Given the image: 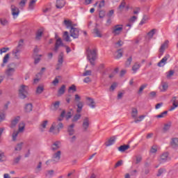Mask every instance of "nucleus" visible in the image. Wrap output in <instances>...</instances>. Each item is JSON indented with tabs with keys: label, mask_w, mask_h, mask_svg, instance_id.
Returning <instances> with one entry per match:
<instances>
[{
	"label": "nucleus",
	"mask_w": 178,
	"mask_h": 178,
	"mask_svg": "<svg viewBox=\"0 0 178 178\" xmlns=\"http://www.w3.org/2000/svg\"><path fill=\"white\" fill-rule=\"evenodd\" d=\"M123 31V25L122 24H117L113 26L112 30V34L113 35H120Z\"/></svg>",
	"instance_id": "20e7f679"
},
{
	"label": "nucleus",
	"mask_w": 178,
	"mask_h": 178,
	"mask_svg": "<svg viewBox=\"0 0 178 178\" xmlns=\"http://www.w3.org/2000/svg\"><path fill=\"white\" fill-rule=\"evenodd\" d=\"M24 43V40H23V39H21L18 42V45L13 51V54L14 56L16 58V59H19L18 54H19V52L22 51V48H23Z\"/></svg>",
	"instance_id": "7ed1b4c3"
},
{
	"label": "nucleus",
	"mask_w": 178,
	"mask_h": 178,
	"mask_svg": "<svg viewBox=\"0 0 178 178\" xmlns=\"http://www.w3.org/2000/svg\"><path fill=\"white\" fill-rule=\"evenodd\" d=\"M70 36L72 37V38H79V35H80V31L77 28H74V26L72 27V29L70 31Z\"/></svg>",
	"instance_id": "39448f33"
},
{
	"label": "nucleus",
	"mask_w": 178,
	"mask_h": 178,
	"mask_svg": "<svg viewBox=\"0 0 178 178\" xmlns=\"http://www.w3.org/2000/svg\"><path fill=\"white\" fill-rule=\"evenodd\" d=\"M163 172H165V169L160 168L157 173V177H159V176H161L163 173Z\"/></svg>",
	"instance_id": "338daca9"
},
{
	"label": "nucleus",
	"mask_w": 178,
	"mask_h": 178,
	"mask_svg": "<svg viewBox=\"0 0 178 178\" xmlns=\"http://www.w3.org/2000/svg\"><path fill=\"white\" fill-rule=\"evenodd\" d=\"M82 127L83 129V131H87V130H88V127H90V118L88 117H85L83 118Z\"/></svg>",
	"instance_id": "6e6552de"
},
{
	"label": "nucleus",
	"mask_w": 178,
	"mask_h": 178,
	"mask_svg": "<svg viewBox=\"0 0 178 178\" xmlns=\"http://www.w3.org/2000/svg\"><path fill=\"white\" fill-rule=\"evenodd\" d=\"M35 1H31L29 3V9L30 10H33V9H34V6H35Z\"/></svg>",
	"instance_id": "a18cd8bd"
},
{
	"label": "nucleus",
	"mask_w": 178,
	"mask_h": 178,
	"mask_svg": "<svg viewBox=\"0 0 178 178\" xmlns=\"http://www.w3.org/2000/svg\"><path fill=\"white\" fill-rule=\"evenodd\" d=\"M144 118H145V115H140V116L138 117V119L136 118L134 122L135 123H138V122H141L144 119Z\"/></svg>",
	"instance_id": "0e129e2a"
},
{
	"label": "nucleus",
	"mask_w": 178,
	"mask_h": 178,
	"mask_svg": "<svg viewBox=\"0 0 178 178\" xmlns=\"http://www.w3.org/2000/svg\"><path fill=\"white\" fill-rule=\"evenodd\" d=\"M0 23L2 26H8L9 24V21L5 18L0 19Z\"/></svg>",
	"instance_id": "58836bf2"
},
{
	"label": "nucleus",
	"mask_w": 178,
	"mask_h": 178,
	"mask_svg": "<svg viewBox=\"0 0 178 178\" xmlns=\"http://www.w3.org/2000/svg\"><path fill=\"white\" fill-rule=\"evenodd\" d=\"M115 141H116V138H115V136H112L108 141L105 143L106 147H111V145H113V144H115Z\"/></svg>",
	"instance_id": "aec40b11"
},
{
	"label": "nucleus",
	"mask_w": 178,
	"mask_h": 178,
	"mask_svg": "<svg viewBox=\"0 0 178 178\" xmlns=\"http://www.w3.org/2000/svg\"><path fill=\"white\" fill-rule=\"evenodd\" d=\"M177 98V97H173L171 99V102H172V106L169 108L170 112H172V111H175V109L178 107V101Z\"/></svg>",
	"instance_id": "f8f14e48"
},
{
	"label": "nucleus",
	"mask_w": 178,
	"mask_h": 178,
	"mask_svg": "<svg viewBox=\"0 0 178 178\" xmlns=\"http://www.w3.org/2000/svg\"><path fill=\"white\" fill-rule=\"evenodd\" d=\"M25 112H31V111H33V104L31 103H29L25 105Z\"/></svg>",
	"instance_id": "72a5a7b5"
},
{
	"label": "nucleus",
	"mask_w": 178,
	"mask_h": 178,
	"mask_svg": "<svg viewBox=\"0 0 178 178\" xmlns=\"http://www.w3.org/2000/svg\"><path fill=\"white\" fill-rule=\"evenodd\" d=\"M25 127H26V124H24V122H20L19 124L18 132L23 133V131H24Z\"/></svg>",
	"instance_id": "2f4dec72"
},
{
	"label": "nucleus",
	"mask_w": 178,
	"mask_h": 178,
	"mask_svg": "<svg viewBox=\"0 0 178 178\" xmlns=\"http://www.w3.org/2000/svg\"><path fill=\"white\" fill-rule=\"evenodd\" d=\"M60 148V142L56 141L53 145H51V151H56Z\"/></svg>",
	"instance_id": "412c9836"
},
{
	"label": "nucleus",
	"mask_w": 178,
	"mask_h": 178,
	"mask_svg": "<svg viewBox=\"0 0 178 178\" xmlns=\"http://www.w3.org/2000/svg\"><path fill=\"white\" fill-rule=\"evenodd\" d=\"M23 147V143H18L17 147L15 148V151H22V148Z\"/></svg>",
	"instance_id": "603ef678"
},
{
	"label": "nucleus",
	"mask_w": 178,
	"mask_h": 178,
	"mask_svg": "<svg viewBox=\"0 0 178 178\" xmlns=\"http://www.w3.org/2000/svg\"><path fill=\"white\" fill-rule=\"evenodd\" d=\"M29 95V86L26 85H22L19 89V97L21 99H26Z\"/></svg>",
	"instance_id": "f03ea898"
},
{
	"label": "nucleus",
	"mask_w": 178,
	"mask_h": 178,
	"mask_svg": "<svg viewBox=\"0 0 178 178\" xmlns=\"http://www.w3.org/2000/svg\"><path fill=\"white\" fill-rule=\"evenodd\" d=\"M86 99L89 102V104H88V106L94 109V108H95V102L94 101V99L91 97H87Z\"/></svg>",
	"instance_id": "bb28decb"
},
{
	"label": "nucleus",
	"mask_w": 178,
	"mask_h": 178,
	"mask_svg": "<svg viewBox=\"0 0 178 178\" xmlns=\"http://www.w3.org/2000/svg\"><path fill=\"white\" fill-rule=\"evenodd\" d=\"M170 145L172 148H178V138H173L170 142Z\"/></svg>",
	"instance_id": "393cba45"
},
{
	"label": "nucleus",
	"mask_w": 178,
	"mask_h": 178,
	"mask_svg": "<svg viewBox=\"0 0 178 178\" xmlns=\"http://www.w3.org/2000/svg\"><path fill=\"white\" fill-rule=\"evenodd\" d=\"M167 115H168V111H165L161 113L160 115H156V118H157L158 119H161L162 118H165V116H166Z\"/></svg>",
	"instance_id": "09e8293b"
},
{
	"label": "nucleus",
	"mask_w": 178,
	"mask_h": 178,
	"mask_svg": "<svg viewBox=\"0 0 178 178\" xmlns=\"http://www.w3.org/2000/svg\"><path fill=\"white\" fill-rule=\"evenodd\" d=\"M129 148H130V145H124L118 147V150L120 151V152H124V151H127V149H129Z\"/></svg>",
	"instance_id": "f704fd0d"
},
{
	"label": "nucleus",
	"mask_w": 178,
	"mask_h": 178,
	"mask_svg": "<svg viewBox=\"0 0 178 178\" xmlns=\"http://www.w3.org/2000/svg\"><path fill=\"white\" fill-rule=\"evenodd\" d=\"M10 9L11 15L13 16L14 19H16V17H17L20 13V10H19V8L16 7L15 5H12Z\"/></svg>",
	"instance_id": "0eeeda50"
},
{
	"label": "nucleus",
	"mask_w": 178,
	"mask_h": 178,
	"mask_svg": "<svg viewBox=\"0 0 178 178\" xmlns=\"http://www.w3.org/2000/svg\"><path fill=\"white\" fill-rule=\"evenodd\" d=\"M80 118H81V114H76L72 119V122H77L80 120Z\"/></svg>",
	"instance_id": "5fc2aeb1"
},
{
	"label": "nucleus",
	"mask_w": 178,
	"mask_h": 178,
	"mask_svg": "<svg viewBox=\"0 0 178 178\" xmlns=\"http://www.w3.org/2000/svg\"><path fill=\"white\" fill-rule=\"evenodd\" d=\"M64 24L66 26L67 29H72L73 27V24H72V21L69 19H65L64 20Z\"/></svg>",
	"instance_id": "c9c22d12"
},
{
	"label": "nucleus",
	"mask_w": 178,
	"mask_h": 178,
	"mask_svg": "<svg viewBox=\"0 0 178 178\" xmlns=\"http://www.w3.org/2000/svg\"><path fill=\"white\" fill-rule=\"evenodd\" d=\"M87 59L89 60L92 66H95V60L97 59V49L92 50L88 49L87 50Z\"/></svg>",
	"instance_id": "f257e3e1"
},
{
	"label": "nucleus",
	"mask_w": 178,
	"mask_h": 178,
	"mask_svg": "<svg viewBox=\"0 0 178 178\" xmlns=\"http://www.w3.org/2000/svg\"><path fill=\"white\" fill-rule=\"evenodd\" d=\"M65 91H66V86L62 85L61 87L58 89V97H60L61 95H63Z\"/></svg>",
	"instance_id": "a878e982"
},
{
	"label": "nucleus",
	"mask_w": 178,
	"mask_h": 178,
	"mask_svg": "<svg viewBox=\"0 0 178 178\" xmlns=\"http://www.w3.org/2000/svg\"><path fill=\"white\" fill-rule=\"evenodd\" d=\"M54 176V170H48L46 174L47 177H52Z\"/></svg>",
	"instance_id": "bf43d9fd"
},
{
	"label": "nucleus",
	"mask_w": 178,
	"mask_h": 178,
	"mask_svg": "<svg viewBox=\"0 0 178 178\" xmlns=\"http://www.w3.org/2000/svg\"><path fill=\"white\" fill-rule=\"evenodd\" d=\"M175 74L174 70H170L168 72H166V78L171 79L172 76Z\"/></svg>",
	"instance_id": "8fccbe9b"
},
{
	"label": "nucleus",
	"mask_w": 178,
	"mask_h": 178,
	"mask_svg": "<svg viewBox=\"0 0 178 178\" xmlns=\"http://www.w3.org/2000/svg\"><path fill=\"white\" fill-rule=\"evenodd\" d=\"M60 105V102H59V101H57V102L53 103V106L54 108V111H58Z\"/></svg>",
	"instance_id": "49530a36"
},
{
	"label": "nucleus",
	"mask_w": 178,
	"mask_h": 178,
	"mask_svg": "<svg viewBox=\"0 0 178 178\" xmlns=\"http://www.w3.org/2000/svg\"><path fill=\"white\" fill-rule=\"evenodd\" d=\"M58 63L60 65H63V53H60L58 56Z\"/></svg>",
	"instance_id": "a19ab883"
},
{
	"label": "nucleus",
	"mask_w": 178,
	"mask_h": 178,
	"mask_svg": "<svg viewBox=\"0 0 178 178\" xmlns=\"http://www.w3.org/2000/svg\"><path fill=\"white\" fill-rule=\"evenodd\" d=\"M155 33H156V29H153L149 33H147V35L149 38H152V37H154V35L155 34Z\"/></svg>",
	"instance_id": "79ce46f5"
},
{
	"label": "nucleus",
	"mask_w": 178,
	"mask_h": 178,
	"mask_svg": "<svg viewBox=\"0 0 178 178\" xmlns=\"http://www.w3.org/2000/svg\"><path fill=\"white\" fill-rule=\"evenodd\" d=\"M136 20H137V17L136 16H132L129 19V23H131L132 24H134L136 22Z\"/></svg>",
	"instance_id": "6e6d98bb"
},
{
	"label": "nucleus",
	"mask_w": 178,
	"mask_h": 178,
	"mask_svg": "<svg viewBox=\"0 0 178 178\" xmlns=\"http://www.w3.org/2000/svg\"><path fill=\"white\" fill-rule=\"evenodd\" d=\"M15 72H16V70L13 67H8L6 70V74L8 76V77H12L13 74H15Z\"/></svg>",
	"instance_id": "dca6fc26"
},
{
	"label": "nucleus",
	"mask_w": 178,
	"mask_h": 178,
	"mask_svg": "<svg viewBox=\"0 0 178 178\" xmlns=\"http://www.w3.org/2000/svg\"><path fill=\"white\" fill-rule=\"evenodd\" d=\"M123 56V51L122 49H119L117 51V55L115 56V59H120Z\"/></svg>",
	"instance_id": "ea45409f"
},
{
	"label": "nucleus",
	"mask_w": 178,
	"mask_h": 178,
	"mask_svg": "<svg viewBox=\"0 0 178 178\" xmlns=\"http://www.w3.org/2000/svg\"><path fill=\"white\" fill-rule=\"evenodd\" d=\"M47 125H48V120L42 121L39 127L40 131H42V132L44 131V130H45V129H47Z\"/></svg>",
	"instance_id": "4be33fe9"
},
{
	"label": "nucleus",
	"mask_w": 178,
	"mask_h": 178,
	"mask_svg": "<svg viewBox=\"0 0 178 178\" xmlns=\"http://www.w3.org/2000/svg\"><path fill=\"white\" fill-rule=\"evenodd\" d=\"M132 61H133V57L130 56L129 58H127V60L125 63L126 67H129V66H130V65H131Z\"/></svg>",
	"instance_id": "c03bdc74"
},
{
	"label": "nucleus",
	"mask_w": 178,
	"mask_h": 178,
	"mask_svg": "<svg viewBox=\"0 0 178 178\" xmlns=\"http://www.w3.org/2000/svg\"><path fill=\"white\" fill-rule=\"evenodd\" d=\"M17 136H19V131H14L13 134V141H16Z\"/></svg>",
	"instance_id": "052dcab7"
},
{
	"label": "nucleus",
	"mask_w": 178,
	"mask_h": 178,
	"mask_svg": "<svg viewBox=\"0 0 178 178\" xmlns=\"http://www.w3.org/2000/svg\"><path fill=\"white\" fill-rule=\"evenodd\" d=\"M60 155H62V152H60V150L54 153L52 156L51 162H54V163H58V162L60 161Z\"/></svg>",
	"instance_id": "423d86ee"
},
{
	"label": "nucleus",
	"mask_w": 178,
	"mask_h": 178,
	"mask_svg": "<svg viewBox=\"0 0 178 178\" xmlns=\"http://www.w3.org/2000/svg\"><path fill=\"white\" fill-rule=\"evenodd\" d=\"M160 91L161 92H165V91L168 90V88H169V84L167 82H161V86L159 87Z\"/></svg>",
	"instance_id": "f3484780"
},
{
	"label": "nucleus",
	"mask_w": 178,
	"mask_h": 178,
	"mask_svg": "<svg viewBox=\"0 0 178 178\" xmlns=\"http://www.w3.org/2000/svg\"><path fill=\"white\" fill-rule=\"evenodd\" d=\"M93 33L95 34L96 37H99V38H102V34H101V31L97 28L94 29Z\"/></svg>",
	"instance_id": "e433bc0d"
},
{
	"label": "nucleus",
	"mask_w": 178,
	"mask_h": 178,
	"mask_svg": "<svg viewBox=\"0 0 178 178\" xmlns=\"http://www.w3.org/2000/svg\"><path fill=\"white\" fill-rule=\"evenodd\" d=\"M170 58V55L166 54L161 60L159 63H158L157 66L159 67H162L166 65V62H168V59Z\"/></svg>",
	"instance_id": "9d476101"
},
{
	"label": "nucleus",
	"mask_w": 178,
	"mask_h": 178,
	"mask_svg": "<svg viewBox=\"0 0 178 178\" xmlns=\"http://www.w3.org/2000/svg\"><path fill=\"white\" fill-rule=\"evenodd\" d=\"M156 151H158V146L156 145H154L150 149V152L151 154H155Z\"/></svg>",
	"instance_id": "de8ad7c7"
},
{
	"label": "nucleus",
	"mask_w": 178,
	"mask_h": 178,
	"mask_svg": "<svg viewBox=\"0 0 178 178\" xmlns=\"http://www.w3.org/2000/svg\"><path fill=\"white\" fill-rule=\"evenodd\" d=\"M122 165H123V160H120L115 165L114 168L116 169V168H119V166H122Z\"/></svg>",
	"instance_id": "e2e57ef3"
},
{
	"label": "nucleus",
	"mask_w": 178,
	"mask_h": 178,
	"mask_svg": "<svg viewBox=\"0 0 178 178\" xmlns=\"http://www.w3.org/2000/svg\"><path fill=\"white\" fill-rule=\"evenodd\" d=\"M150 172H151V170L149 169V168H144L142 170V173H143V175H149Z\"/></svg>",
	"instance_id": "3c124183"
},
{
	"label": "nucleus",
	"mask_w": 178,
	"mask_h": 178,
	"mask_svg": "<svg viewBox=\"0 0 178 178\" xmlns=\"http://www.w3.org/2000/svg\"><path fill=\"white\" fill-rule=\"evenodd\" d=\"M126 6V1L125 0H122V2L120 3L118 8L119 9H124V8H125Z\"/></svg>",
	"instance_id": "13d9d810"
},
{
	"label": "nucleus",
	"mask_w": 178,
	"mask_h": 178,
	"mask_svg": "<svg viewBox=\"0 0 178 178\" xmlns=\"http://www.w3.org/2000/svg\"><path fill=\"white\" fill-rule=\"evenodd\" d=\"M56 124H57L56 122H53L49 131V133H52V134H54L56 136L58 135V134L60 133V131H59V129L56 128Z\"/></svg>",
	"instance_id": "1a4fd4ad"
},
{
	"label": "nucleus",
	"mask_w": 178,
	"mask_h": 178,
	"mask_svg": "<svg viewBox=\"0 0 178 178\" xmlns=\"http://www.w3.org/2000/svg\"><path fill=\"white\" fill-rule=\"evenodd\" d=\"M68 91H69V92H70V91H72V92H76V91H77V88H76V86L72 85L69 88Z\"/></svg>",
	"instance_id": "864d4df0"
},
{
	"label": "nucleus",
	"mask_w": 178,
	"mask_h": 178,
	"mask_svg": "<svg viewBox=\"0 0 178 178\" xmlns=\"http://www.w3.org/2000/svg\"><path fill=\"white\" fill-rule=\"evenodd\" d=\"M170 127H172V122H168L164 124V127L163 128V133H168V131L170 130Z\"/></svg>",
	"instance_id": "6ab92c4d"
},
{
	"label": "nucleus",
	"mask_w": 178,
	"mask_h": 178,
	"mask_svg": "<svg viewBox=\"0 0 178 178\" xmlns=\"http://www.w3.org/2000/svg\"><path fill=\"white\" fill-rule=\"evenodd\" d=\"M42 34H44L43 29H40L36 31L35 38L36 41H40V40H41V38H42Z\"/></svg>",
	"instance_id": "ddd939ff"
},
{
	"label": "nucleus",
	"mask_w": 178,
	"mask_h": 178,
	"mask_svg": "<svg viewBox=\"0 0 178 178\" xmlns=\"http://www.w3.org/2000/svg\"><path fill=\"white\" fill-rule=\"evenodd\" d=\"M63 37L65 41H66L67 42H70V41H72L70 40V35H69V32L67 31L64 32Z\"/></svg>",
	"instance_id": "7c9ffc66"
},
{
	"label": "nucleus",
	"mask_w": 178,
	"mask_h": 178,
	"mask_svg": "<svg viewBox=\"0 0 178 178\" xmlns=\"http://www.w3.org/2000/svg\"><path fill=\"white\" fill-rule=\"evenodd\" d=\"M66 2L65 0H57L56 7L57 9H62L65 5Z\"/></svg>",
	"instance_id": "a211bd4d"
},
{
	"label": "nucleus",
	"mask_w": 178,
	"mask_h": 178,
	"mask_svg": "<svg viewBox=\"0 0 178 178\" xmlns=\"http://www.w3.org/2000/svg\"><path fill=\"white\" fill-rule=\"evenodd\" d=\"M44 92V86H38V88H36V94H42V92Z\"/></svg>",
	"instance_id": "37998d69"
},
{
	"label": "nucleus",
	"mask_w": 178,
	"mask_h": 178,
	"mask_svg": "<svg viewBox=\"0 0 178 178\" xmlns=\"http://www.w3.org/2000/svg\"><path fill=\"white\" fill-rule=\"evenodd\" d=\"M2 120H5V113L0 112V122H2Z\"/></svg>",
	"instance_id": "774afa93"
},
{
	"label": "nucleus",
	"mask_w": 178,
	"mask_h": 178,
	"mask_svg": "<svg viewBox=\"0 0 178 178\" xmlns=\"http://www.w3.org/2000/svg\"><path fill=\"white\" fill-rule=\"evenodd\" d=\"M141 161H143V156L140 154L135 156L134 158V162L136 165L141 163Z\"/></svg>",
	"instance_id": "b1692460"
},
{
	"label": "nucleus",
	"mask_w": 178,
	"mask_h": 178,
	"mask_svg": "<svg viewBox=\"0 0 178 178\" xmlns=\"http://www.w3.org/2000/svg\"><path fill=\"white\" fill-rule=\"evenodd\" d=\"M83 102H79L78 104H77V109H76V113H80V112H81V111L83 110Z\"/></svg>",
	"instance_id": "4c0bfd02"
},
{
	"label": "nucleus",
	"mask_w": 178,
	"mask_h": 178,
	"mask_svg": "<svg viewBox=\"0 0 178 178\" xmlns=\"http://www.w3.org/2000/svg\"><path fill=\"white\" fill-rule=\"evenodd\" d=\"M169 45V40H165L163 44H161L159 52L161 54V55H163V52H165V49L168 48Z\"/></svg>",
	"instance_id": "2eb2a0df"
},
{
	"label": "nucleus",
	"mask_w": 178,
	"mask_h": 178,
	"mask_svg": "<svg viewBox=\"0 0 178 178\" xmlns=\"http://www.w3.org/2000/svg\"><path fill=\"white\" fill-rule=\"evenodd\" d=\"M147 86H148L147 84H143L142 85L138 90V94H141V92H143V91H144L145 88H147Z\"/></svg>",
	"instance_id": "4d7b16f0"
},
{
	"label": "nucleus",
	"mask_w": 178,
	"mask_h": 178,
	"mask_svg": "<svg viewBox=\"0 0 178 178\" xmlns=\"http://www.w3.org/2000/svg\"><path fill=\"white\" fill-rule=\"evenodd\" d=\"M60 47H63V42H62V39L58 38L55 43V47L54 49V52H58V51H59Z\"/></svg>",
	"instance_id": "9b49d317"
},
{
	"label": "nucleus",
	"mask_w": 178,
	"mask_h": 178,
	"mask_svg": "<svg viewBox=\"0 0 178 178\" xmlns=\"http://www.w3.org/2000/svg\"><path fill=\"white\" fill-rule=\"evenodd\" d=\"M141 67V65L138 63H135V64L132 67V71L134 73H137V70H138Z\"/></svg>",
	"instance_id": "473e14b6"
},
{
	"label": "nucleus",
	"mask_w": 178,
	"mask_h": 178,
	"mask_svg": "<svg viewBox=\"0 0 178 178\" xmlns=\"http://www.w3.org/2000/svg\"><path fill=\"white\" fill-rule=\"evenodd\" d=\"M20 159H22V156H20L15 158L13 161V165H17V163H19V162H20Z\"/></svg>",
	"instance_id": "680f3d73"
},
{
	"label": "nucleus",
	"mask_w": 178,
	"mask_h": 178,
	"mask_svg": "<svg viewBox=\"0 0 178 178\" xmlns=\"http://www.w3.org/2000/svg\"><path fill=\"white\" fill-rule=\"evenodd\" d=\"M99 17L100 19H104V17H105V11L100 10L99 13Z\"/></svg>",
	"instance_id": "69168bd1"
},
{
	"label": "nucleus",
	"mask_w": 178,
	"mask_h": 178,
	"mask_svg": "<svg viewBox=\"0 0 178 178\" xmlns=\"http://www.w3.org/2000/svg\"><path fill=\"white\" fill-rule=\"evenodd\" d=\"M131 116L133 118V119H135V120L137 119V116H138V110L136 108H132L131 112Z\"/></svg>",
	"instance_id": "5701e85b"
},
{
	"label": "nucleus",
	"mask_w": 178,
	"mask_h": 178,
	"mask_svg": "<svg viewBox=\"0 0 178 178\" xmlns=\"http://www.w3.org/2000/svg\"><path fill=\"white\" fill-rule=\"evenodd\" d=\"M168 158H169V154L165 152L161 155L159 161L160 163H165L168 161Z\"/></svg>",
	"instance_id": "4468645a"
},
{
	"label": "nucleus",
	"mask_w": 178,
	"mask_h": 178,
	"mask_svg": "<svg viewBox=\"0 0 178 178\" xmlns=\"http://www.w3.org/2000/svg\"><path fill=\"white\" fill-rule=\"evenodd\" d=\"M67 132L69 136H73L74 134V124H72L68 127Z\"/></svg>",
	"instance_id": "cd10ccee"
},
{
	"label": "nucleus",
	"mask_w": 178,
	"mask_h": 178,
	"mask_svg": "<svg viewBox=\"0 0 178 178\" xmlns=\"http://www.w3.org/2000/svg\"><path fill=\"white\" fill-rule=\"evenodd\" d=\"M19 120H20V117L19 116L16 117L14 120H12L10 127L12 129H13V127H15L16 124L19 123Z\"/></svg>",
	"instance_id": "c85d7f7f"
},
{
	"label": "nucleus",
	"mask_w": 178,
	"mask_h": 178,
	"mask_svg": "<svg viewBox=\"0 0 178 178\" xmlns=\"http://www.w3.org/2000/svg\"><path fill=\"white\" fill-rule=\"evenodd\" d=\"M10 55L9 54H6L3 58V63L1 64V67H5V65L9 62V58Z\"/></svg>",
	"instance_id": "c756f323"
}]
</instances>
